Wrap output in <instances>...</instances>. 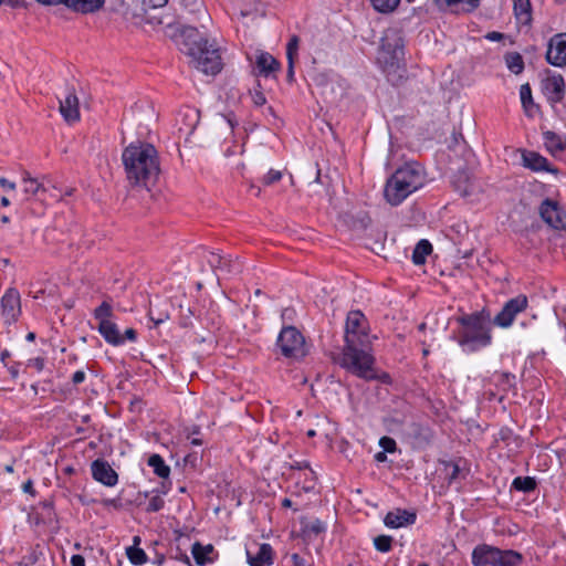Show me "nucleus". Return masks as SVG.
I'll return each instance as SVG.
<instances>
[{"instance_id":"obj_58","label":"nucleus","mask_w":566,"mask_h":566,"mask_svg":"<svg viewBox=\"0 0 566 566\" xmlns=\"http://www.w3.org/2000/svg\"><path fill=\"white\" fill-rule=\"evenodd\" d=\"M38 2L45 6H54V4H64L66 6V0H36Z\"/></svg>"},{"instance_id":"obj_55","label":"nucleus","mask_w":566,"mask_h":566,"mask_svg":"<svg viewBox=\"0 0 566 566\" xmlns=\"http://www.w3.org/2000/svg\"><path fill=\"white\" fill-rule=\"evenodd\" d=\"M504 38V34L501 33V32H496V31H493V32H489L486 35H485V39L490 40V41H500Z\"/></svg>"},{"instance_id":"obj_31","label":"nucleus","mask_w":566,"mask_h":566,"mask_svg":"<svg viewBox=\"0 0 566 566\" xmlns=\"http://www.w3.org/2000/svg\"><path fill=\"white\" fill-rule=\"evenodd\" d=\"M148 465L151 467L154 473L161 479H167L170 474V468L159 454H151L148 459Z\"/></svg>"},{"instance_id":"obj_8","label":"nucleus","mask_w":566,"mask_h":566,"mask_svg":"<svg viewBox=\"0 0 566 566\" xmlns=\"http://www.w3.org/2000/svg\"><path fill=\"white\" fill-rule=\"evenodd\" d=\"M405 41L400 30L389 28L384 32L378 60L386 66H395L403 59Z\"/></svg>"},{"instance_id":"obj_20","label":"nucleus","mask_w":566,"mask_h":566,"mask_svg":"<svg viewBox=\"0 0 566 566\" xmlns=\"http://www.w3.org/2000/svg\"><path fill=\"white\" fill-rule=\"evenodd\" d=\"M416 513L397 509L386 514L384 523L387 527L399 528L412 525L416 522Z\"/></svg>"},{"instance_id":"obj_23","label":"nucleus","mask_w":566,"mask_h":566,"mask_svg":"<svg viewBox=\"0 0 566 566\" xmlns=\"http://www.w3.org/2000/svg\"><path fill=\"white\" fill-rule=\"evenodd\" d=\"M439 7H446L452 12H471L479 7L480 0H434Z\"/></svg>"},{"instance_id":"obj_50","label":"nucleus","mask_w":566,"mask_h":566,"mask_svg":"<svg viewBox=\"0 0 566 566\" xmlns=\"http://www.w3.org/2000/svg\"><path fill=\"white\" fill-rule=\"evenodd\" d=\"M22 491H23L24 493H28V494L32 495V496H35V493H36V492H35V490H34V488H33V481H32V480H30V479H29L28 481H25V482L22 484Z\"/></svg>"},{"instance_id":"obj_28","label":"nucleus","mask_w":566,"mask_h":566,"mask_svg":"<svg viewBox=\"0 0 566 566\" xmlns=\"http://www.w3.org/2000/svg\"><path fill=\"white\" fill-rule=\"evenodd\" d=\"M256 66L261 74L268 76L280 69V63L270 53L263 52L256 57Z\"/></svg>"},{"instance_id":"obj_7","label":"nucleus","mask_w":566,"mask_h":566,"mask_svg":"<svg viewBox=\"0 0 566 566\" xmlns=\"http://www.w3.org/2000/svg\"><path fill=\"white\" fill-rule=\"evenodd\" d=\"M522 560L523 556L516 551L500 549L488 544L478 545L472 552L474 566H517Z\"/></svg>"},{"instance_id":"obj_43","label":"nucleus","mask_w":566,"mask_h":566,"mask_svg":"<svg viewBox=\"0 0 566 566\" xmlns=\"http://www.w3.org/2000/svg\"><path fill=\"white\" fill-rule=\"evenodd\" d=\"M182 116L185 118H189L190 119V123L187 126L189 127V130L191 132L196 127L198 122H199V113H198V111H196L193 108H186L185 112L182 113Z\"/></svg>"},{"instance_id":"obj_30","label":"nucleus","mask_w":566,"mask_h":566,"mask_svg":"<svg viewBox=\"0 0 566 566\" xmlns=\"http://www.w3.org/2000/svg\"><path fill=\"white\" fill-rule=\"evenodd\" d=\"M213 551L212 545H201L199 542H196L192 545L191 553L195 558V562L199 566H203L211 562V559L208 557V554H210Z\"/></svg>"},{"instance_id":"obj_56","label":"nucleus","mask_w":566,"mask_h":566,"mask_svg":"<svg viewBox=\"0 0 566 566\" xmlns=\"http://www.w3.org/2000/svg\"><path fill=\"white\" fill-rule=\"evenodd\" d=\"M0 185L3 187V188H7L11 191H14L15 188H17V185L13 182V181H10L6 178H0Z\"/></svg>"},{"instance_id":"obj_44","label":"nucleus","mask_w":566,"mask_h":566,"mask_svg":"<svg viewBox=\"0 0 566 566\" xmlns=\"http://www.w3.org/2000/svg\"><path fill=\"white\" fill-rule=\"evenodd\" d=\"M220 270L228 273H238L241 271V264L223 256L222 269Z\"/></svg>"},{"instance_id":"obj_10","label":"nucleus","mask_w":566,"mask_h":566,"mask_svg":"<svg viewBox=\"0 0 566 566\" xmlns=\"http://www.w3.org/2000/svg\"><path fill=\"white\" fill-rule=\"evenodd\" d=\"M283 356L298 359L306 355L303 335L293 326L284 327L276 342Z\"/></svg>"},{"instance_id":"obj_60","label":"nucleus","mask_w":566,"mask_h":566,"mask_svg":"<svg viewBox=\"0 0 566 566\" xmlns=\"http://www.w3.org/2000/svg\"><path fill=\"white\" fill-rule=\"evenodd\" d=\"M10 357V352L8 349H4L1 352L0 360L4 366H8L7 359Z\"/></svg>"},{"instance_id":"obj_21","label":"nucleus","mask_w":566,"mask_h":566,"mask_svg":"<svg viewBox=\"0 0 566 566\" xmlns=\"http://www.w3.org/2000/svg\"><path fill=\"white\" fill-rule=\"evenodd\" d=\"M22 186L25 200L42 199V195L46 191L44 186L38 179L31 177L29 171L22 172Z\"/></svg>"},{"instance_id":"obj_5","label":"nucleus","mask_w":566,"mask_h":566,"mask_svg":"<svg viewBox=\"0 0 566 566\" xmlns=\"http://www.w3.org/2000/svg\"><path fill=\"white\" fill-rule=\"evenodd\" d=\"M168 0H137L134 15L142 22L150 24L155 30L163 31L168 38L176 40L184 27L174 13H163L160 10Z\"/></svg>"},{"instance_id":"obj_61","label":"nucleus","mask_w":566,"mask_h":566,"mask_svg":"<svg viewBox=\"0 0 566 566\" xmlns=\"http://www.w3.org/2000/svg\"><path fill=\"white\" fill-rule=\"evenodd\" d=\"M375 460L377 462H385L387 460V455H386V452L385 451H380V452H377L375 454Z\"/></svg>"},{"instance_id":"obj_25","label":"nucleus","mask_w":566,"mask_h":566,"mask_svg":"<svg viewBox=\"0 0 566 566\" xmlns=\"http://www.w3.org/2000/svg\"><path fill=\"white\" fill-rule=\"evenodd\" d=\"M544 143L546 149L553 155L557 156L562 154L566 149V138L554 133V132H545L544 133Z\"/></svg>"},{"instance_id":"obj_12","label":"nucleus","mask_w":566,"mask_h":566,"mask_svg":"<svg viewBox=\"0 0 566 566\" xmlns=\"http://www.w3.org/2000/svg\"><path fill=\"white\" fill-rule=\"evenodd\" d=\"M527 305V297L523 294L509 300L500 313L494 317L493 323L503 328L511 326L516 315L525 311Z\"/></svg>"},{"instance_id":"obj_22","label":"nucleus","mask_w":566,"mask_h":566,"mask_svg":"<svg viewBox=\"0 0 566 566\" xmlns=\"http://www.w3.org/2000/svg\"><path fill=\"white\" fill-rule=\"evenodd\" d=\"M523 166L533 171H552L545 157L535 151L523 150Z\"/></svg>"},{"instance_id":"obj_51","label":"nucleus","mask_w":566,"mask_h":566,"mask_svg":"<svg viewBox=\"0 0 566 566\" xmlns=\"http://www.w3.org/2000/svg\"><path fill=\"white\" fill-rule=\"evenodd\" d=\"M292 566H306V562L298 554H292L291 556Z\"/></svg>"},{"instance_id":"obj_59","label":"nucleus","mask_w":566,"mask_h":566,"mask_svg":"<svg viewBox=\"0 0 566 566\" xmlns=\"http://www.w3.org/2000/svg\"><path fill=\"white\" fill-rule=\"evenodd\" d=\"M12 378H17L19 375V364L7 366Z\"/></svg>"},{"instance_id":"obj_39","label":"nucleus","mask_w":566,"mask_h":566,"mask_svg":"<svg viewBox=\"0 0 566 566\" xmlns=\"http://www.w3.org/2000/svg\"><path fill=\"white\" fill-rule=\"evenodd\" d=\"M375 548L380 553H388L392 547V537L389 535H379L374 538Z\"/></svg>"},{"instance_id":"obj_18","label":"nucleus","mask_w":566,"mask_h":566,"mask_svg":"<svg viewBox=\"0 0 566 566\" xmlns=\"http://www.w3.org/2000/svg\"><path fill=\"white\" fill-rule=\"evenodd\" d=\"M91 469L93 478L106 486H114L118 482L116 471L104 460L93 461Z\"/></svg>"},{"instance_id":"obj_41","label":"nucleus","mask_w":566,"mask_h":566,"mask_svg":"<svg viewBox=\"0 0 566 566\" xmlns=\"http://www.w3.org/2000/svg\"><path fill=\"white\" fill-rule=\"evenodd\" d=\"M282 178V172L280 170L270 169L266 175L262 178V184L264 186H271Z\"/></svg>"},{"instance_id":"obj_54","label":"nucleus","mask_w":566,"mask_h":566,"mask_svg":"<svg viewBox=\"0 0 566 566\" xmlns=\"http://www.w3.org/2000/svg\"><path fill=\"white\" fill-rule=\"evenodd\" d=\"M72 566H85V558L82 555H73L71 557Z\"/></svg>"},{"instance_id":"obj_46","label":"nucleus","mask_w":566,"mask_h":566,"mask_svg":"<svg viewBox=\"0 0 566 566\" xmlns=\"http://www.w3.org/2000/svg\"><path fill=\"white\" fill-rule=\"evenodd\" d=\"M207 261L212 269H214V270L222 269V261H223L222 255L214 253V252H209Z\"/></svg>"},{"instance_id":"obj_63","label":"nucleus","mask_w":566,"mask_h":566,"mask_svg":"<svg viewBox=\"0 0 566 566\" xmlns=\"http://www.w3.org/2000/svg\"><path fill=\"white\" fill-rule=\"evenodd\" d=\"M190 443L193 444V446H201L202 444V440L199 439V438H191Z\"/></svg>"},{"instance_id":"obj_6","label":"nucleus","mask_w":566,"mask_h":566,"mask_svg":"<svg viewBox=\"0 0 566 566\" xmlns=\"http://www.w3.org/2000/svg\"><path fill=\"white\" fill-rule=\"evenodd\" d=\"M374 357L368 352V346H360L359 344H345L338 358L340 367L365 380L378 378L374 369Z\"/></svg>"},{"instance_id":"obj_36","label":"nucleus","mask_w":566,"mask_h":566,"mask_svg":"<svg viewBox=\"0 0 566 566\" xmlns=\"http://www.w3.org/2000/svg\"><path fill=\"white\" fill-rule=\"evenodd\" d=\"M325 524L318 518L304 523L302 527L303 534L307 537H311L312 535L317 536L325 532Z\"/></svg>"},{"instance_id":"obj_53","label":"nucleus","mask_w":566,"mask_h":566,"mask_svg":"<svg viewBox=\"0 0 566 566\" xmlns=\"http://www.w3.org/2000/svg\"><path fill=\"white\" fill-rule=\"evenodd\" d=\"M29 364L36 368V370L41 371L44 368V359L41 357H36L30 359Z\"/></svg>"},{"instance_id":"obj_49","label":"nucleus","mask_w":566,"mask_h":566,"mask_svg":"<svg viewBox=\"0 0 566 566\" xmlns=\"http://www.w3.org/2000/svg\"><path fill=\"white\" fill-rule=\"evenodd\" d=\"M252 101L256 106H263L266 103V98L262 92H255L252 95Z\"/></svg>"},{"instance_id":"obj_3","label":"nucleus","mask_w":566,"mask_h":566,"mask_svg":"<svg viewBox=\"0 0 566 566\" xmlns=\"http://www.w3.org/2000/svg\"><path fill=\"white\" fill-rule=\"evenodd\" d=\"M424 184L426 177L421 166L416 163L406 164L387 179L384 189L385 200L392 207L399 206Z\"/></svg>"},{"instance_id":"obj_34","label":"nucleus","mask_w":566,"mask_h":566,"mask_svg":"<svg viewBox=\"0 0 566 566\" xmlns=\"http://www.w3.org/2000/svg\"><path fill=\"white\" fill-rule=\"evenodd\" d=\"M126 556L133 565H144L147 563L148 557L144 549L135 546L126 548Z\"/></svg>"},{"instance_id":"obj_52","label":"nucleus","mask_w":566,"mask_h":566,"mask_svg":"<svg viewBox=\"0 0 566 566\" xmlns=\"http://www.w3.org/2000/svg\"><path fill=\"white\" fill-rule=\"evenodd\" d=\"M122 335L125 337V340L136 342L137 339V332L134 328H127Z\"/></svg>"},{"instance_id":"obj_27","label":"nucleus","mask_w":566,"mask_h":566,"mask_svg":"<svg viewBox=\"0 0 566 566\" xmlns=\"http://www.w3.org/2000/svg\"><path fill=\"white\" fill-rule=\"evenodd\" d=\"M520 96L525 114L528 117H533L538 112V106L533 101L532 90L528 83L521 85Z\"/></svg>"},{"instance_id":"obj_47","label":"nucleus","mask_w":566,"mask_h":566,"mask_svg":"<svg viewBox=\"0 0 566 566\" xmlns=\"http://www.w3.org/2000/svg\"><path fill=\"white\" fill-rule=\"evenodd\" d=\"M467 182H468V176L465 174L459 175V182L453 181L455 189L458 191H460L462 195H468Z\"/></svg>"},{"instance_id":"obj_24","label":"nucleus","mask_w":566,"mask_h":566,"mask_svg":"<svg viewBox=\"0 0 566 566\" xmlns=\"http://www.w3.org/2000/svg\"><path fill=\"white\" fill-rule=\"evenodd\" d=\"M105 0H66L69 9L81 13H93L104 6Z\"/></svg>"},{"instance_id":"obj_64","label":"nucleus","mask_w":566,"mask_h":566,"mask_svg":"<svg viewBox=\"0 0 566 566\" xmlns=\"http://www.w3.org/2000/svg\"><path fill=\"white\" fill-rule=\"evenodd\" d=\"M1 206H2V207H8V206H10V200H9V198H7V197H2V198H1Z\"/></svg>"},{"instance_id":"obj_15","label":"nucleus","mask_w":566,"mask_h":566,"mask_svg":"<svg viewBox=\"0 0 566 566\" xmlns=\"http://www.w3.org/2000/svg\"><path fill=\"white\" fill-rule=\"evenodd\" d=\"M563 214L558 203L552 199H545L539 206V216L543 221L556 230L565 228Z\"/></svg>"},{"instance_id":"obj_38","label":"nucleus","mask_w":566,"mask_h":566,"mask_svg":"<svg viewBox=\"0 0 566 566\" xmlns=\"http://www.w3.org/2000/svg\"><path fill=\"white\" fill-rule=\"evenodd\" d=\"M374 9L381 13L392 12L400 3V0H370Z\"/></svg>"},{"instance_id":"obj_1","label":"nucleus","mask_w":566,"mask_h":566,"mask_svg":"<svg viewBox=\"0 0 566 566\" xmlns=\"http://www.w3.org/2000/svg\"><path fill=\"white\" fill-rule=\"evenodd\" d=\"M122 159L130 185L147 188L156 182L160 168L158 153L151 144H130L124 149Z\"/></svg>"},{"instance_id":"obj_14","label":"nucleus","mask_w":566,"mask_h":566,"mask_svg":"<svg viewBox=\"0 0 566 566\" xmlns=\"http://www.w3.org/2000/svg\"><path fill=\"white\" fill-rule=\"evenodd\" d=\"M20 314V294L15 289H9L1 297V316L6 324H12L18 321Z\"/></svg>"},{"instance_id":"obj_29","label":"nucleus","mask_w":566,"mask_h":566,"mask_svg":"<svg viewBox=\"0 0 566 566\" xmlns=\"http://www.w3.org/2000/svg\"><path fill=\"white\" fill-rule=\"evenodd\" d=\"M432 252V245L427 240H420L412 252V262L421 265L426 262L427 256Z\"/></svg>"},{"instance_id":"obj_11","label":"nucleus","mask_w":566,"mask_h":566,"mask_svg":"<svg viewBox=\"0 0 566 566\" xmlns=\"http://www.w3.org/2000/svg\"><path fill=\"white\" fill-rule=\"evenodd\" d=\"M368 324L360 311H352L347 314L345 325V344H359L369 346Z\"/></svg>"},{"instance_id":"obj_45","label":"nucleus","mask_w":566,"mask_h":566,"mask_svg":"<svg viewBox=\"0 0 566 566\" xmlns=\"http://www.w3.org/2000/svg\"><path fill=\"white\" fill-rule=\"evenodd\" d=\"M379 446L382 448V451L392 453L397 449L396 441L390 437H382L379 440Z\"/></svg>"},{"instance_id":"obj_16","label":"nucleus","mask_w":566,"mask_h":566,"mask_svg":"<svg viewBox=\"0 0 566 566\" xmlns=\"http://www.w3.org/2000/svg\"><path fill=\"white\" fill-rule=\"evenodd\" d=\"M542 91L552 105L562 102L565 96L564 77L560 74L547 76L542 81Z\"/></svg>"},{"instance_id":"obj_57","label":"nucleus","mask_w":566,"mask_h":566,"mask_svg":"<svg viewBox=\"0 0 566 566\" xmlns=\"http://www.w3.org/2000/svg\"><path fill=\"white\" fill-rule=\"evenodd\" d=\"M287 80L293 81L294 78V60H287Z\"/></svg>"},{"instance_id":"obj_13","label":"nucleus","mask_w":566,"mask_h":566,"mask_svg":"<svg viewBox=\"0 0 566 566\" xmlns=\"http://www.w3.org/2000/svg\"><path fill=\"white\" fill-rule=\"evenodd\" d=\"M545 59L553 66H566V33H557L549 39Z\"/></svg>"},{"instance_id":"obj_9","label":"nucleus","mask_w":566,"mask_h":566,"mask_svg":"<svg viewBox=\"0 0 566 566\" xmlns=\"http://www.w3.org/2000/svg\"><path fill=\"white\" fill-rule=\"evenodd\" d=\"M112 317L113 307L107 301H104L94 310V318L98 322V333L109 345L120 346L125 343V337L120 334L117 324L112 321Z\"/></svg>"},{"instance_id":"obj_32","label":"nucleus","mask_w":566,"mask_h":566,"mask_svg":"<svg viewBox=\"0 0 566 566\" xmlns=\"http://www.w3.org/2000/svg\"><path fill=\"white\" fill-rule=\"evenodd\" d=\"M446 470H449L448 472V482L449 484L458 483L461 480L465 479L467 473L464 470L460 467L459 462L455 461H447L444 462Z\"/></svg>"},{"instance_id":"obj_62","label":"nucleus","mask_w":566,"mask_h":566,"mask_svg":"<svg viewBox=\"0 0 566 566\" xmlns=\"http://www.w3.org/2000/svg\"><path fill=\"white\" fill-rule=\"evenodd\" d=\"M292 504H293L292 500H290V499H287V497H284V499L282 500V506H283V507H291V506H292Z\"/></svg>"},{"instance_id":"obj_4","label":"nucleus","mask_w":566,"mask_h":566,"mask_svg":"<svg viewBox=\"0 0 566 566\" xmlns=\"http://www.w3.org/2000/svg\"><path fill=\"white\" fill-rule=\"evenodd\" d=\"M461 329L458 343L467 353H473L486 347L492 342L491 322L484 312H475L458 318Z\"/></svg>"},{"instance_id":"obj_40","label":"nucleus","mask_w":566,"mask_h":566,"mask_svg":"<svg viewBox=\"0 0 566 566\" xmlns=\"http://www.w3.org/2000/svg\"><path fill=\"white\" fill-rule=\"evenodd\" d=\"M298 36L293 35L286 45V57L287 60H294L297 56L298 50Z\"/></svg>"},{"instance_id":"obj_2","label":"nucleus","mask_w":566,"mask_h":566,"mask_svg":"<svg viewBox=\"0 0 566 566\" xmlns=\"http://www.w3.org/2000/svg\"><path fill=\"white\" fill-rule=\"evenodd\" d=\"M178 36L185 38L186 52L191 65L207 75H216L222 70V59L218 49L208 44L196 28L182 27Z\"/></svg>"},{"instance_id":"obj_42","label":"nucleus","mask_w":566,"mask_h":566,"mask_svg":"<svg viewBox=\"0 0 566 566\" xmlns=\"http://www.w3.org/2000/svg\"><path fill=\"white\" fill-rule=\"evenodd\" d=\"M164 505H165L164 499L159 495H154L150 497V500L147 504L146 511L147 512H158L164 507Z\"/></svg>"},{"instance_id":"obj_37","label":"nucleus","mask_w":566,"mask_h":566,"mask_svg":"<svg viewBox=\"0 0 566 566\" xmlns=\"http://www.w3.org/2000/svg\"><path fill=\"white\" fill-rule=\"evenodd\" d=\"M496 386L503 391H509L515 388V376L510 373H499L495 375Z\"/></svg>"},{"instance_id":"obj_48","label":"nucleus","mask_w":566,"mask_h":566,"mask_svg":"<svg viewBox=\"0 0 566 566\" xmlns=\"http://www.w3.org/2000/svg\"><path fill=\"white\" fill-rule=\"evenodd\" d=\"M86 378V374L84 370H77L72 375V382L73 385H80L82 384Z\"/></svg>"},{"instance_id":"obj_19","label":"nucleus","mask_w":566,"mask_h":566,"mask_svg":"<svg viewBox=\"0 0 566 566\" xmlns=\"http://www.w3.org/2000/svg\"><path fill=\"white\" fill-rule=\"evenodd\" d=\"M255 552L252 547L247 548V558L250 566H270L273 563V549L270 544H255Z\"/></svg>"},{"instance_id":"obj_35","label":"nucleus","mask_w":566,"mask_h":566,"mask_svg":"<svg viewBox=\"0 0 566 566\" xmlns=\"http://www.w3.org/2000/svg\"><path fill=\"white\" fill-rule=\"evenodd\" d=\"M512 486L516 491L528 493L535 490L536 481L534 478L531 476H517L513 480Z\"/></svg>"},{"instance_id":"obj_17","label":"nucleus","mask_w":566,"mask_h":566,"mask_svg":"<svg viewBox=\"0 0 566 566\" xmlns=\"http://www.w3.org/2000/svg\"><path fill=\"white\" fill-rule=\"evenodd\" d=\"M60 113L69 124L80 119V103L74 88H67L64 97L60 99Z\"/></svg>"},{"instance_id":"obj_26","label":"nucleus","mask_w":566,"mask_h":566,"mask_svg":"<svg viewBox=\"0 0 566 566\" xmlns=\"http://www.w3.org/2000/svg\"><path fill=\"white\" fill-rule=\"evenodd\" d=\"M516 20L526 25L532 21V7L530 0H513Z\"/></svg>"},{"instance_id":"obj_33","label":"nucleus","mask_w":566,"mask_h":566,"mask_svg":"<svg viewBox=\"0 0 566 566\" xmlns=\"http://www.w3.org/2000/svg\"><path fill=\"white\" fill-rule=\"evenodd\" d=\"M505 63L507 69L514 74H520L524 70V61L520 53L510 52L505 55Z\"/></svg>"}]
</instances>
